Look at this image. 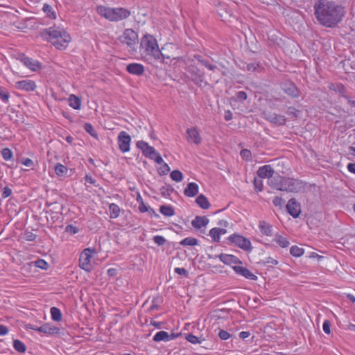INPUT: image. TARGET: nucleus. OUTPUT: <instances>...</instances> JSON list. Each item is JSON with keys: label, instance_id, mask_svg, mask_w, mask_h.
<instances>
[{"label": "nucleus", "instance_id": "nucleus-1", "mask_svg": "<svg viewBox=\"0 0 355 355\" xmlns=\"http://www.w3.org/2000/svg\"><path fill=\"white\" fill-rule=\"evenodd\" d=\"M313 8L317 21L326 28L337 27L346 13L342 5L332 0H318Z\"/></svg>", "mask_w": 355, "mask_h": 355}, {"label": "nucleus", "instance_id": "nucleus-2", "mask_svg": "<svg viewBox=\"0 0 355 355\" xmlns=\"http://www.w3.org/2000/svg\"><path fill=\"white\" fill-rule=\"evenodd\" d=\"M140 49L141 55L147 60H159L162 59H171V56L165 55L159 49L156 39L151 35L146 34L141 40Z\"/></svg>", "mask_w": 355, "mask_h": 355}, {"label": "nucleus", "instance_id": "nucleus-3", "mask_svg": "<svg viewBox=\"0 0 355 355\" xmlns=\"http://www.w3.org/2000/svg\"><path fill=\"white\" fill-rule=\"evenodd\" d=\"M97 12L111 21H119L127 19L131 15L130 10L124 8H107L103 6L96 7Z\"/></svg>", "mask_w": 355, "mask_h": 355}, {"label": "nucleus", "instance_id": "nucleus-4", "mask_svg": "<svg viewBox=\"0 0 355 355\" xmlns=\"http://www.w3.org/2000/svg\"><path fill=\"white\" fill-rule=\"evenodd\" d=\"M46 33L49 37V41L58 49H65L71 41L70 35L59 27L49 28Z\"/></svg>", "mask_w": 355, "mask_h": 355}, {"label": "nucleus", "instance_id": "nucleus-5", "mask_svg": "<svg viewBox=\"0 0 355 355\" xmlns=\"http://www.w3.org/2000/svg\"><path fill=\"white\" fill-rule=\"evenodd\" d=\"M303 182L297 179L284 177L282 191L297 193L303 189Z\"/></svg>", "mask_w": 355, "mask_h": 355}, {"label": "nucleus", "instance_id": "nucleus-6", "mask_svg": "<svg viewBox=\"0 0 355 355\" xmlns=\"http://www.w3.org/2000/svg\"><path fill=\"white\" fill-rule=\"evenodd\" d=\"M119 39L122 44H126L132 49H135V46L138 43V35L131 28L125 29Z\"/></svg>", "mask_w": 355, "mask_h": 355}, {"label": "nucleus", "instance_id": "nucleus-7", "mask_svg": "<svg viewBox=\"0 0 355 355\" xmlns=\"http://www.w3.org/2000/svg\"><path fill=\"white\" fill-rule=\"evenodd\" d=\"M228 240L245 251L250 252L252 249L250 241L240 234H234L228 237Z\"/></svg>", "mask_w": 355, "mask_h": 355}, {"label": "nucleus", "instance_id": "nucleus-8", "mask_svg": "<svg viewBox=\"0 0 355 355\" xmlns=\"http://www.w3.org/2000/svg\"><path fill=\"white\" fill-rule=\"evenodd\" d=\"M94 250H92L89 248L85 249L80 254L79 258V266L80 267L89 272L92 269V266L90 263L92 259V252H94Z\"/></svg>", "mask_w": 355, "mask_h": 355}, {"label": "nucleus", "instance_id": "nucleus-9", "mask_svg": "<svg viewBox=\"0 0 355 355\" xmlns=\"http://www.w3.org/2000/svg\"><path fill=\"white\" fill-rule=\"evenodd\" d=\"M261 115L263 119L276 125H284L286 121V119L284 116L272 112L263 111Z\"/></svg>", "mask_w": 355, "mask_h": 355}, {"label": "nucleus", "instance_id": "nucleus-10", "mask_svg": "<svg viewBox=\"0 0 355 355\" xmlns=\"http://www.w3.org/2000/svg\"><path fill=\"white\" fill-rule=\"evenodd\" d=\"M118 145L120 150L126 153L130 150V136L125 131L121 132L118 135Z\"/></svg>", "mask_w": 355, "mask_h": 355}, {"label": "nucleus", "instance_id": "nucleus-11", "mask_svg": "<svg viewBox=\"0 0 355 355\" xmlns=\"http://www.w3.org/2000/svg\"><path fill=\"white\" fill-rule=\"evenodd\" d=\"M136 145L142 151L143 155L150 159L154 158L155 155H157V151L155 148L142 140L138 141Z\"/></svg>", "mask_w": 355, "mask_h": 355}, {"label": "nucleus", "instance_id": "nucleus-12", "mask_svg": "<svg viewBox=\"0 0 355 355\" xmlns=\"http://www.w3.org/2000/svg\"><path fill=\"white\" fill-rule=\"evenodd\" d=\"M286 207L288 213L293 218L299 217L301 213V205L295 198H291Z\"/></svg>", "mask_w": 355, "mask_h": 355}, {"label": "nucleus", "instance_id": "nucleus-13", "mask_svg": "<svg viewBox=\"0 0 355 355\" xmlns=\"http://www.w3.org/2000/svg\"><path fill=\"white\" fill-rule=\"evenodd\" d=\"M187 73L188 76L195 84L201 85L202 82V75L196 67L193 65L189 66L187 69Z\"/></svg>", "mask_w": 355, "mask_h": 355}, {"label": "nucleus", "instance_id": "nucleus-14", "mask_svg": "<svg viewBox=\"0 0 355 355\" xmlns=\"http://www.w3.org/2000/svg\"><path fill=\"white\" fill-rule=\"evenodd\" d=\"M187 139L188 141L199 145L202 142V138L196 127L187 130Z\"/></svg>", "mask_w": 355, "mask_h": 355}, {"label": "nucleus", "instance_id": "nucleus-15", "mask_svg": "<svg viewBox=\"0 0 355 355\" xmlns=\"http://www.w3.org/2000/svg\"><path fill=\"white\" fill-rule=\"evenodd\" d=\"M282 90L288 95L293 97H297L300 95V92L295 85L290 81L284 82L282 84Z\"/></svg>", "mask_w": 355, "mask_h": 355}, {"label": "nucleus", "instance_id": "nucleus-16", "mask_svg": "<svg viewBox=\"0 0 355 355\" xmlns=\"http://www.w3.org/2000/svg\"><path fill=\"white\" fill-rule=\"evenodd\" d=\"M234 270L238 275L244 277L250 280H257V276L253 274L250 270L245 267L235 266L233 267Z\"/></svg>", "mask_w": 355, "mask_h": 355}, {"label": "nucleus", "instance_id": "nucleus-17", "mask_svg": "<svg viewBox=\"0 0 355 355\" xmlns=\"http://www.w3.org/2000/svg\"><path fill=\"white\" fill-rule=\"evenodd\" d=\"M15 87L18 89L25 90L26 92H31V91H33L35 89L36 85L33 80H24L16 82Z\"/></svg>", "mask_w": 355, "mask_h": 355}, {"label": "nucleus", "instance_id": "nucleus-18", "mask_svg": "<svg viewBox=\"0 0 355 355\" xmlns=\"http://www.w3.org/2000/svg\"><path fill=\"white\" fill-rule=\"evenodd\" d=\"M257 173L260 178H268L270 180L273 176L275 171L270 165H264L259 168Z\"/></svg>", "mask_w": 355, "mask_h": 355}, {"label": "nucleus", "instance_id": "nucleus-19", "mask_svg": "<svg viewBox=\"0 0 355 355\" xmlns=\"http://www.w3.org/2000/svg\"><path fill=\"white\" fill-rule=\"evenodd\" d=\"M127 71L132 75L141 76L145 71L143 64L139 63H130L126 67Z\"/></svg>", "mask_w": 355, "mask_h": 355}, {"label": "nucleus", "instance_id": "nucleus-20", "mask_svg": "<svg viewBox=\"0 0 355 355\" xmlns=\"http://www.w3.org/2000/svg\"><path fill=\"white\" fill-rule=\"evenodd\" d=\"M283 180L284 177L277 175H273L269 180H268V184L270 187L282 191V184H283Z\"/></svg>", "mask_w": 355, "mask_h": 355}, {"label": "nucleus", "instance_id": "nucleus-21", "mask_svg": "<svg viewBox=\"0 0 355 355\" xmlns=\"http://www.w3.org/2000/svg\"><path fill=\"white\" fill-rule=\"evenodd\" d=\"M23 64L28 67L31 70L35 71L41 67V64L35 60H33L28 57H24L21 59Z\"/></svg>", "mask_w": 355, "mask_h": 355}, {"label": "nucleus", "instance_id": "nucleus-22", "mask_svg": "<svg viewBox=\"0 0 355 355\" xmlns=\"http://www.w3.org/2000/svg\"><path fill=\"white\" fill-rule=\"evenodd\" d=\"M209 222V220L206 216H197L191 221V225L196 229H200L201 227L206 226Z\"/></svg>", "mask_w": 355, "mask_h": 355}, {"label": "nucleus", "instance_id": "nucleus-23", "mask_svg": "<svg viewBox=\"0 0 355 355\" xmlns=\"http://www.w3.org/2000/svg\"><path fill=\"white\" fill-rule=\"evenodd\" d=\"M198 185L195 182H190L184 190V194L188 197H194L198 193Z\"/></svg>", "mask_w": 355, "mask_h": 355}, {"label": "nucleus", "instance_id": "nucleus-24", "mask_svg": "<svg viewBox=\"0 0 355 355\" xmlns=\"http://www.w3.org/2000/svg\"><path fill=\"white\" fill-rule=\"evenodd\" d=\"M220 260L225 264L230 265L232 263H241V261L236 257L232 254H220L218 256Z\"/></svg>", "mask_w": 355, "mask_h": 355}, {"label": "nucleus", "instance_id": "nucleus-25", "mask_svg": "<svg viewBox=\"0 0 355 355\" xmlns=\"http://www.w3.org/2000/svg\"><path fill=\"white\" fill-rule=\"evenodd\" d=\"M38 331L46 334H57L60 331V329L55 327H52L49 324H44L40 327Z\"/></svg>", "mask_w": 355, "mask_h": 355}, {"label": "nucleus", "instance_id": "nucleus-26", "mask_svg": "<svg viewBox=\"0 0 355 355\" xmlns=\"http://www.w3.org/2000/svg\"><path fill=\"white\" fill-rule=\"evenodd\" d=\"M196 202L203 209H207L210 207V203L205 196L200 194L196 199Z\"/></svg>", "mask_w": 355, "mask_h": 355}, {"label": "nucleus", "instance_id": "nucleus-27", "mask_svg": "<svg viewBox=\"0 0 355 355\" xmlns=\"http://www.w3.org/2000/svg\"><path fill=\"white\" fill-rule=\"evenodd\" d=\"M259 227L262 234L266 236H271L272 234V225L266 221H260Z\"/></svg>", "mask_w": 355, "mask_h": 355}, {"label": "nucleus", "instance_id": "nucleus-28", "mask_svg": "<svg viewBox=\"0 0 355 355\" xmlns=\"http://www.w3.org/2000/svg\"><path fill=\"white\" fill-rule=\"evenodd\" d=\"M69 105L75 110H79L81 105L80 99L75 95H70L69 97Z\"/></svg>", "mask_w": 355, "mask_h": 355}, {"label": "nucleus", "instance_id": "nucleus-29", "mask_svg": "<svg viewBox=\"0 0 355 355\" xmlns=\"http://www.w3.org/2000/svg\"><path fill=\"white\" fill-rule=\"evenodd\" d=\"M159 211L165 216H172L175 214L174 209L171 205H162L159 208Z\"/></svg>", "mask_w": 355, "mask_h": 355}, {"label": "nucleus", "instance_id": "nucleus-30", "mask_svg": "<svg viewBox=\"0 0 355 355\" xmlns=\"http://www.w3.org/2000/svg\"><path fill=\"white\" fill-rule=\"evenodd\" d=\"M169 334L164 331L157 332L153 337L155 342L168 341Z\"/></svg>", "mask_w": 355, "mask_h": 355}, {"label": "nucleus", "instance_id": "nucleus-31", "mask_svg": "<svg viewBox=\"0 0 355 355\" xmlns=\"http://www.w3.org/2000/svg\"><path fill=\"white\" fill-rule=\"evenodd\" d=\"M109 210L110 212V217L111 218H116L119 216L120 208L116 204H114V203L110 204L109 206Z\"/></svg>", "mask_w": 355, "mask_h": 355}, {"label": "nucleus", "instance_id": "nucleus-32", "mask_svg": "<svg viewBox=\"0 0 355 355\" xmlns=\"http://www.w3.org/2000/svg\"><path fill=\"white\" fill-rule=\"evenodd\" d=\"M52 320L59 322L62 320V313L60 310L57 307H51L50 309Z\"/></svg>", "mask_w": 355, "mask_h": 355}, {"label": "nucleus", "instance_id": "nucleus-33", "mask_svg": "<svg viewBox=\"0 0 355 355\" xmlns=\"http://www.w3.org/2000/svg\"><path fill=\"white\" fill-rule=\"evenodd\" d=\"M43 11L46 13V16L51 19H55L56 14L52 6L49 4L45 3L43 6L42 8Z\"/></svg>", "mask_w": 355, "mask_h": 355}, {"label": "nucleus", "instance_id": "nucleus-34", "mask_svg": "<svg viewBox=\"0 0 355 355\" xmlns=\"http://www.w3.org/2000/svg\"><path fill=\"white\" fill-rule=\"evenodd\" d=\"M198 241L196 238L187 237L180 242V244L184 246H194L198 245Z\"/></svg>", "mask_w": 355, "mask_h": 355}, {"label": "nucleus", "instance_id": "nucleus-35", "mask_svg": "<svg viewBox=\"0 0 355 355\" xmlns=\"http://www.w3.org/2000/svg\"><path fill=\"white\" fill-rule=\"evenodd\" d=\"M13 347L15 349L20 353H24L26 350V345L19 340H14Z\"/></svg>", "mask_w": 355, "mask_h": 355}, {"label": "nucleus", "instance_id": "nucleus-36", "mask_svg": "<svg viewBox=\"0 0 355 355\" xmlns=\"http://www.w3.org/2000/svg\"><path fill=\"white\" fill-rule=\"evenodd\" d=\"M55 172L58 175L63 176L67 173V168L65 166L58 163L55 166Z\"/></svg>", "mask_w": 355, "mask_h": 355}, {"label": "nucleus", "instance_id": "nucleus-37", "mask_svg": "<svg viewBox=\"0 0 355 355\" xmlns=\"http://www.w3.org/2000/svg\"><path fill=\"white\" fill-rule=\"evenodd\" d=\"M84 129L85 130L89 133L92 137L94 138L98 137V135L96 131L94 130L93 125L91 123H86L84 125Z\"/></svg>", "mask_w": 355, "mask_h": 355}, {"label": "nucleus", "instance_id": "nucleus-38", "mask_svg": "<svg viewBox=\"0 0 355 355\" xmlns=\"http://www.w3.org/2000/svg\"><path fill=\"white\" fill-rule=\"evenodd\" d=\"M290 253L293 257H299L304 254V249L294 245L291 248Z\"/></svg>", "mask_w": 355, "mask_h": 355}, {"label": "nucleus", "instance_id": "nucleus-39", "mask_svg": "<svg viewBox=\"0 0 355 355\" xmlns=\"http://www.w3.org/2000/svg\"><path fill=\"white\" fill-rule=\"evenodd\" d=\"M171 178L175 182H181L183 179L182 172L178 170L173 171L170 174Z\"/></svg>", "mask_w": 355, "mask_h": 355}, {"label": "nucleus", "instance_id": "nucleus-40", "mask_svg": "<svg viewBox=\"0 0 355 355\" xmlns=\"http://www.w3.org/2000/svg\"><path fill=\"white\" fill-rule=\"evenodd\" d=\"M275 241L282 248H287L289 245L287 239L280 235L276 236Z\"/></svg>", "mask_w": 355, "mask_h": 355}, {"label": "nucleus", "instance_id": "nucleus-41", "mask_svg": "<svg viewBox=\"0 0 355 355\" xmlns=\"http://www.w3.org/2000/svg\"><path fill=\"white\" fill-rule=\"evenodd\" d=\"M209 235L211 237L213 241L219 242L220 239V236L219 235L218 231L217 230V227L212 228L210 230Z\"/></svg>", "mask_w": 355, "mask_h": 355}, {"label": "nucleus", "instance_id": "nucleus-42", "mask_svg": "<svg viewBox=\"0 0 355 355\" xmlns=\"http://www.w3.org/2000/svg\"><path fill=\"white\" fill-rule=\"evenodd\" d=\"M173 191V189L171 186H163L160 189V193L164 197L169 196Z\"/></svg>", "mask_w": 355, "mask_h": 355}, {"label": "nucleus", "instance_id": "nucleus-43", "mask_svg": "<svg viewBox=\"0 0 355 355\" xmlns=\"http://www.w3.org/2000/svg\"><path fill=\"white\" fill-rule=\"evenodd\" d=\"M254 187L255 190L257 191H261L263 190V181L261 178H255L253 181Z\"/></svg>", "mask_w": 355, "mask_h": 355}, {"label": "nucleus", "instance_id": "nucleus-44", "mask_svg": "<svg viewBox=\"0 0 355 355\" xmlns=\"http://www.w3.org/2000/svg\"><path fill=\"white\" fill-rule=\"evenodd\" d=\"M10 94L8 92L6 91L2 87L0 86V98L4 103H7L9 100Z\"/></svg>", "mask_w": 355, "mask_h": 355}, {"label": "nucleus", "instance_id": "nucleus-45", "mask_svg": "<svg viewBox=\"0 0 355 355\" xmlns=\"http://www.w3.org/2000/svg\"><path fill=\"white\" fill-rule=\"evenodd\" d=\"M1 155L5 160H9L12 157V151L8 148H5L1 150Z\"/></svg>", "mask_w": 355, "mask_h": 355}, {"label": "nucleus", "instance_id": "nucleus-46", "mask_svg": "<svg viewBox=\"0 0 355 355\" xmlns=\"http://www.w3.org/2000/svg\"><path fill=\"white\" fill-rule=\"evenodd\" d=\"M35 266L39 268L46 270L49 264L44 259H38L35 262Z\"/></svg>", "mask_w": 355, "mask_h": 355}, {"label": "nucleus", "instance_id": "nucleus-47", "mask_svg": "<svg viewBox=\"0 0 355 355\" xmlns=\"http://www.w3.org/2000/svg\"><path fill=\"white\" fill-rule=\"evenodd\" d=\"M153 239L154 242L156 244H157L159 246H162V245H164L165 243L166 242V240L162 236H158V235L155 236Z\"/></svg>", "mask_w": 355, "mask_h": 355}, {"label": "nucleus", "instance_id": "nucleus-48", "mask_svg": "<svg viewBox=\"0 0 355 355\" xmlns=\"http://www.w3.org/2000/svg\"><path fill=\"white\" fill-rule=\"evenodd\" d=\"M300 110L295 109L293 107H289L287 110L286 114L290 116H293L294 117H298L300 114Z\"/></svg>", "mask_w": 355, "mask_h": 355}, {"label": "nucleus", "instance_id": "nucleus-49", "mask_svg": "<svg viewBox=\"0 0 355 355\" xmlns=\"http://www.w3.org/2000/svg\"><path fill=\"white\" fill-rule=\"evenodd\" d=\"M37 236L32 232L26 231L24 235V239L28 241H33L36 239Z\"/></svg>", "mask_w": 355, "mask_h": 355}, {"label": "nucleus", "instance_id": "nucleus-50", "mask_svg": "<svg viewBox=\"0 0 355 355\" xmlns=\"http://www.w3.org/2000/svg\"><path fill=\"white\" fill-rule=\"evenodd\" d=\"M186 339L189 342H190L193 344L200 343V340H199V338L196 337V336L193 335L192 334H188L186 337Z\"/></svg>", "mask_w": 355, "mask_h": 355}, {"label": "nucleus", "instance_id": "nucleus-51", "mask_svg": "<svg viewBox=\"0 0 355 355\" xmlns=\"http://www.w3.org/2000/svg\"><path fill=\"white\" fill-rule=\"evenodd\" d=\"M240 155L241 157L245 160H250L251 159V152L248 149H243Z\"/></svg>", "mask_w": 355, "mask_h": 355}, {"label": "nucleus", "instance_id": "nucleus-52", "mask_svg": "<svg viewBox=\"0 0 355 355\" xmlns=\"http://www.w3.org/2000/svg\"><path fill=\"white\" fill-rule=\"evenodd\" d=\"M170 171V167L166 163H164L163 166L160 167L158 171V173L160 175H164L168 173Z\"/></svg>", "mask_w": 355, "mask_h": 355}, {"label": "nucleus", "instance_id": "nucleus-53", "mask_svg": "<svg viewBox=\"0 0 355 355\" xmlns=\"http://www.w3.org/2000/svg\"><path fill=\"white\" fill-rule=\"evenodd\" d=\"M322 329L324 333L329 334L331 332V323L329 320H326L322 324Z\"/></svg>", "mask_w": 355, "mask_h": 355}, {"label": "nucleus", "instance_id": "nucleus-54", "mask_svg": "<svg viewBox=\"0 0 355 355\" xmlns=\"http://www.w3.org/2000/svg\"><path fill=\"white\" fill-rule=\"evenodd\" d=\"M272 203L275 207H281L284 204V200L280 197H275Z\"/></svg>", "mask_w": 355, "mask_h": 355}, {"label": "nucleus", "instance_id": "nucleus-55", "mask_svg": "<svg viewBox=\"0 0 355 355\" xmlns=\"http://www.w3.org/2000/svg\"><path fill=\"white\" fill-rule=\"evenodd\" d=\"M65 231L71 234H74L78 232V227L73 226V225H68L65 227Z\"/></svg>", "mask_w": 355, "mask_h": 355}, {"label": "nucleus", "instance_id": "nucleus-56", "mask_svg": "<svg viewBox=\"0 0 355 355\" xmlns=\"http://www.w3.org/2000/svg\"><path fill=\"white\" fill-rule=\"evenodd\" d=\"M236 98L239 101H243L247 98V94L243 91L238 92L236 94Z\"/></svg>", "mask_w": 355, "mask_h": 355}, {"label": "nucleus", "instance_id": "nucleus-57", "mask_svg": "<svg viewBox=\"0 0 355 355\" xmlns=\"http://www.w3.org/2000/svg\"><path fill=\"white\" fill-rule=\"evenodd\" d=\"M218 336L221 340H227L229 338H230V334L225 330H220L218 333Z\"/></svg>", "mask_w": 355, "mask_h": 355}, {"label": "nucleus", "instance_id": "nucleus-58", "mask_svg": "<svg viewBox=\"0 0 355 355\" xmlns=\"http://www.w3.org/2000/svg\"><path fill=\"white\" fill-rule=\"evenodd\" d=\"M12 194V190L8 187H4L3 193L1 194L2 198H6Z\"/></svg>", "mask_w": 355, "mask_h": 355}, {"label": "nucleus", "instance_id": "nucleus-59", "mask_svg": "<svg viewBox=\"0 0 355 355\" xmlns=\"http://www.w3.org/2000/svg\"><path fill=\"white\" fill-rule=\"evenodd\" d=\"M21 163L24 166H28V167H31V168L34 165L33 160L29 158H25V159H22Z\"/></svg>", "mask_w": 355, "mask_h": 355}, {"label": "nucleus", "instance_id": "nucleus-60", "mask_svg": "<svg viewBox=\"0 0 355 355\" xmlns=\"http://www.w3.org/2000/svg\"><path fill=\"white\" fill-rule=\"evenodd\" d=\"M149 207L148 206L146 205L143 201H141L140 203H139V210L141 212V213H144V212H147L149 209Z\"/></svg>", "mask_w": 355, "mask_h": 355}, {"label": "nucleus", "instance_id": "nucleus-61", "mask_svg": "<svg viewBox=\"0 0 355 355\" xmlns=\"http://www.w3.org/2000/svg\"><path fill=\"white\" fill-rule=\"evenodd\" d=\"M175 272H176L178 275L187 276L188 275V271L184 268H175Z\"/></svg>", "mask_w": 355, "mask_h": 355}, {"label": "nucleus", "instance_id": "nucleus-62", "mask_svg": "<svg viewBox=\"0 0 355 355\" xmlns=\"http://www.w3.org/2000/svg\"><path fill=\"white\" fill-rule=\"evenodd\" d=\"M259 67V64H255L254 63L247 64L246 69L248 71L254 72L257 69V67Z\"/></svg>", "mask_w": 355, "mask_h": 355}, {"label": "nucleus", "instance_id": "nucleus-63", "mask_svg": "<svg viewBox=\"0 0 355 355\" xmlns=\"http://www.w3.org/2000/svg\"><path fill=\"white\" fill-rule=\"evenodd\" d=\"M152 159L154 160L158 164H162L164 162L162 157L157 152V155H155L154 158H153Z\"/></svg>", "mask_w": 355, "mask_h": 355}, {"label": "nucleus", "instance_id": "nucleus-64", "mask_svg": "<svg viewBox=\"0 0 355 355\" xmlns=\"http://www.w3.org/2000/svg\"><path fill=\"white\" fill-rule=\"evenodd\" d=\"M265 263L266 264H269V265H277L278 264V261L272 258V257H268L266 259V260L265 261Z\"/></svg>", "mask_w": 355, "mask_h": 355}]
</instances>
